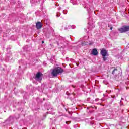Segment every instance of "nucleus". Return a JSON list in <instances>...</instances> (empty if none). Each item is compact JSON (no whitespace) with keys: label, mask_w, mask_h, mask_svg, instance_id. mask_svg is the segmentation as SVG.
<instances>
[{"label":"nucleus","mask_w":129,"mask_h":129,"mask_svg":"<svg viewBox=\"0 0 129 129\" xmlns=\"http://www.w3.org/2000/svg\"><path fill=\"white\" fill-rule=\"evenodd\" d=\"M63 70L60 67L56 68L53 70L51 74L53 76H57L59 73H62Z\"/></svg>","instance_id":"1"},{"label":"nucleus","mask_w":129,"mask_h":129,"mask_svg":"<svg viewBox=\"0 0 129 129\" xmlns=\"http://www.w3.org/2000/svg\"><path fill=\"white\" fill-rule=\"evenodd\" d=\"M119 32H120V33H124L125 32V29L124 28V26L122 27L121 28H119Z\"/></svg>","instance_id":"6"},{"label":"nucleus","mask_w":129,"mask_h":129,"mask_svg":"<svg viewBox=\"0 0 129 129\" xmlns=\"http://www.w3.org/2000/svg\"><path fill=\"white\" fill-rule=\"evenodd\" d=\"M101 54L103 56V60H104V61H106V57L105 56H107V50H106L105 49L103 48L101 50Z\"/></svg>","instance_id":"3"},{"label":"nucleus","mask_w":129,"mask_h":129,"mask_svg":"<svg viewBox=\"0 0 129 129\" xmlns=\"http://www.w3.org/2000/svg\"><path fill=\"white\" fill-rule=\"evenodd\" d=\"M125 28V32H127L129 31V26H124Z\"/></svg>","instance_id":"7"},{"label":"nucleus","mask_w":129,"mask_h":129,"mask_svg":"<svg viewBox=\"0 0 129 129\" xmlns=\"http://www.w3.org/2000/svg\"><path fill=\"white\" fill-rule=\"evenodd\" d=\"M98 53V52H97V50L96 49H93L92 52V54L93 55L96 56V55H97Z\"/></svg>","instance_id":"5"},{"label":"nucleus","mask_w":129,"mask_h":129,"mask_svg":"<svg viewBox=\"0 0 129 129\" xmlns=\"http://www.w3.org/2000/svg\"><path fill=\"white\" fill-rule=\"evenodd\" d=\"M44 43V41H42V43Z\"/></svg>","instance_id":"10"},{"label":"nucleus","mask_w":129,"mask_h":129,"mask_svg":"<svg viewBox=\"0 0 129 129\" xmlns=\"http://www.w3.org/2000/svg\"><path fill=\"white\" fill-rule=\"evenodd\" d=\"M36 27L37 29L39 30V29H41L42 27H43V24H42V23L41 22H37L36 24Z\"/></svg>","instance_id":"4"},{"label":"nucleus","mask_w":129,"mask_h":129,"mask_svg":"<svg viewBox=\"0 0 129 129\" xmlns=\"http://www.w3.org/2000/svg\"><path fill=\"white\" fill-rule=\"evenodd\" d=\"M117 69H115L113 71H112V74H114V72H115V71H117Z\"/></svg>","instance_id":"8"},{"label":"nucleus","mask_w":129,"mask_h":129,"mask_svg":"<svg viewBox=\"0 0 129 129\" xmlns=\"http://www.w3.org/2000/svg\"><path fill=\"white\" fill-rule=\"evenodd\" d=\"M110 30H112V28L111 27V28H110Z\"/></svg>","instance_id":"9"},{"label":"nucleus","mask_w":129,"mask_h":129,"mask_svg":"<svg viewBox=\"0 0 129 129\" xmlns=\"http://www.w3.org/2000/svg\"><path fill=\"white\" fill-rule=\"evenodd\" d=\"M42 78H43V74H42V73H37L35 76V79L37 81H38L39 82H41V81H42Z\"/></svg>","instance_id":"2"}]
</instances>
